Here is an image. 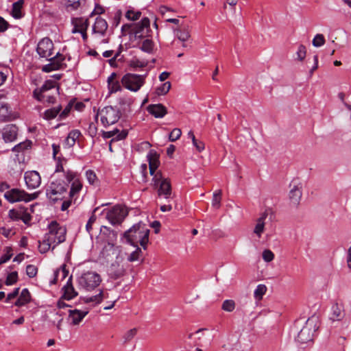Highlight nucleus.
Returning <instances> with one entry per match:
<instances>
[{
  "label": "nucleus",
  "mask_w": 351,
  "mask_h": 351,
  "mask_svg": "<svg viewBox=\"0 0 351 351\" xmlns=\"http://www.w3.org/2000/svg\"><path fill=\"white\" fill-rule=\"evenodd\" d=\"M149 232L147 226L140 221L125 231L123 239L127 243L133 246H138L140 244L144 249H146V245L149 241Z\"/></svg>",
  "instance_id": "f257e3e1"
},
{
  "label": "nucleus",
  "mask_w": 351,
  "mask_h": 351,
  "mask_svg": "<svg viewBox=\"0 0 351 351\" xmlns=\"http://www.w3.org/2000/svg\"><path fill=\"white\" fill-rule=\"evenodd\" d=\"M49 232L45 234V238L47 242L54 244L52 250L55 247L64 242L66 239V228L61 226L57 221H53L49 224Z\"/></svg>",
  "instance_id": "f03ea898"
},
{
  "label": "nucleus",
  "mask_w": 351,
  "mask_h": 351,
  "mask_svg": "<svg viewBox=\"0 0 351 351\" xmlns=\"http://www.w3.org/2000/svg\"><path fill=\"white\" fill-rule=\"evenodd\" d=\"M67 186L68 183L64 180L52 181L46 189V195L53 202L62 200L64 197Z\"/></svg>",
  "instance_id": "7ed1b4c3"
},
{
  "label": "nucleus",
  "mask_w": 351,
  "mask_h": 351,
  "mask_svg": "<svg viewBox=\"0 0 351 351\" xmlns=\"http://www.w3.org/2000/svg\"><path fill=\"white\" fill-rule=\"evenodd\" d=\"M152 184L157 189L159 196H164L166 199L171 197L172 191L170 180L165 178L160 171H157L152 178Z\"/></svg>",
  "instance_id": "20e7f679"
},
{
  "label": "nucleus",
  "mask_w": 351,
  "mask_h": 351,
  "mask_svg": "<svg viewBox=\"0 0 351 351\" xmlns=\"http://www.w3.org/2000/svg\"><path fill=\"white\" fill-rule=\"evenodd\" d=\"M147 75V73L143 75L128 73L122 77L121 84L128 90L136 92L144 85Z\"/></svg>",
  "instance_id": "39448f33"
},
{
  "label": "nucleus",
  "mask_w": 351,
  "mask_h": 351,
  "mask_svg": "<svg viewBox=\"0 0 351 351\" xmlns=\"http://www.w3.org/2000/svg\"><path fill=\"white\" fill-rule=\"evenodd\" d=\"M38 195L37 193L29 194L24 190L12 189L5 193L4 197L10 203L21 201L28 202L36 199L38 197Z\"/></svg>",
  "instance_id": "423d86ee"
},
{
  "label": "nucleus",
  "mask_w": 351,
  "mask_h": 351,
  "mask_svg": "<svg viewBox=\"0 0 351 351\" xmlns=\"http://www.w3.org/2000/svg\"><path fill=\"white\" fill-rule=\"evenodd\" d=\"M101 281L100 276L93 271L83 274L77 280L79 286L87 291L94 289L99 285Z\"/></svg>",
  "instance_id": "0eeeda50"
},
{
  "label": "nucleus",
  "mask_w": 351,
  "mask_h": 351,
  "mask_svg": "<svg viewBox=\"0 0 351 351\" xmlns=\"http://www.w3.org/2000/svg\"><path fill=\"white\" fill-rule=\"evenodd\" d=\"M101 121L104 126L114 124L120 119L121 114L118 109L112 106L104 107L99 111Z\"/></svg>",
  "instance_id": "6e6552de"
},
{
  "label": "nucleus",
  "mask_w": 351,
  "mask_h": 351,
  "mask_svg": "<svg viewBox=\"0 0 351 351\" xmlns=\"http://www.w3.org/2000/svg\"><path fill=\"white\" fill-rule=\"evenodd\" d=\"M150 21L149 18L144 17L138 23L133 24L132 35L135 38L142 39L151 36Z\"/></svg>",
  "instance_id": "1a4fd4ad"
},
{
  "label": "nucleus",
  "mask_w": 351,
  "mask_h": 351,
  "mask_svg": "<svg viewBox=\"0 0 351 351\" xmlns=\"http://www.w3.org/2000/svg\"><path fill=\"white\" fill-rule=\"evenodd\" d=\"M128 215L126 209L120 206L116 205L109 210L106 215V218L112 225L121 223Z\"/></svg>",
  "instance_id": "9d476101"
},
{
  "label": "nucleus",
  "mask_w": 351,
  "mask_h": 351,
  "mask_svg": "<svg viewBox=\"0 0 351 351\" xmlns=\"http://www.w3.org/2000/svg\"><path fill=\"white\" fill-rule=\"evenodd\" d=\"M65 178L68 184L71 183V189L69 191V198L73 199L74 202L76 200L75 196L80 193L82 189V184L79 178H76L75 173L72 171H67L65 173Z\"/></svg>",
  "instance_id": "9b49d317"
},
{
  "label": "nucleus",
  "mask_w": 351,
  "mask_h": 351,
  "mask_svg": "<svg viewBox=\"0 0 351 351\" xmlns=\"http://www.w3.org/2000/svg\"><path fill=\"white\" fill-rule=\"evenodd\" d=\"M207 330L206 328H200L193 333L187 335L189 341L184 340V342L191 347L203 346L209 340L206 335Z\"/></svg>",
  "instance_id": "f8f14e48"
},
{
  "label": "nucleus",
  "mask_w": 351,
  "mask_h": 351,
  "mask_svg": "<svg viewBox=\"0 0 351 351\" xmlns=\"http://www.w3.org/2000/svg\"><path fill=\"white\" fill-rule=\"evenodd\" d=\"M313 317L306 320L305 326L300 330L297 336V341L301 343H306L313 340L312 326Z\"/></svg>",
  "instance_id": "ddd939ff"
},
{
  "label": "nucleus",
  "mask_w": 351,
  "mask_h": 351,
  "mask_svg": "<svg viewBox=\"0 0 351 351\" xmlns=\"http://www.w3.org/2000/svg\"><path fill=\"white\" fill-rule=\"evenodd\" d=\"M53 43L49 38L41 39L36 48V51L41 58H48L52 55Z\"/></svg>",
  "instance_id": "4468645a"
},
{
  "label": "nucleus",
  "mask_w": 351,
  "mask_h": 351,
  "mask_svg": "<svg viewBox=\"0 0 351 351\" xmlns=\"http://www.w3.org/2000/svg\"><path fill=\"white\" fill-rule=\"evenodd\" d=\"M290 186L292 188L289 191V199L293 204L297 206L299 204L302 197V184L296 180H293L290 184Z\"/></svg>",
  "instance_id": "2eb2a0df"
},
{
  "label": "nucleus",
  "mask_w": 351,
  "mask_h": 351,
  "mask_svg": "<svg viewBox=\"0 0 351 351\" xmlns=\"http://www.w3.org/2000/svg\"><path fill=\"white\" fill-rule=\"evenodd\" d=\"M24 179L29 189L38 187L41 183V178L36 171H29L25 173Z\"/></svg>",
  "instance_id": "dca6fc26"
},
{
  "label": "nucleus",
  "mask_w": 351,
  "mask_h": 351,
  "mask_svg": "<svg viewBox=\"0 0 351 351\" xmlns=\"http://www.w3.org/2000/svg\"><path fill=\"white\" fill-rule=\"evenodd\" d=\"M159 157V154L154 149H150L147 154L149 173L152 177L156 174L157 171H156L160 165Z\"/></svg>",
  "instance_id": "f3484780"
},
{
  "label": "nucleus",
  "mask_w": 351,
  "mask_h": 351,
  "mask_svg": "<svg viewBox=\"0 0 351 351\" xmlns=\"http://www.w3.org/2000/svg\"><path fill=\"white\" fill-rule=\"evenodd\" d=\"M56 90L58 91L59 86H56V83L55 81L53 80H47L44 83V84L40 88H36L34 90L33 95L34 98H36L37 100L41 101L45 96L43 95V93L51 88H56Z\"/></svg>",
  "instance_id": "a211bd4d"
},
{
  "label": "nucleus",
  "mask_w": 351,
  "mask_h": 351,
  "mask_svg": "<svg viewBox=\"0 0 351 351\" xmlns=\"http://www.w3.org/2000/svg\"><path fill=\"white\" fill-rule=\"evenodd\" d=\"M2 137L5 142H12L16 139L18 128L14 124L6 125L1 130Z\"/></svg>",
  "instance_id": "6ab92c4d"
},
{
  "label": "nucleus",
  "mask_w": 351,
  "mask_h": 351,
  "mask_svg": "<svg viewBox=\"0 0 351 351\" xmlns=\"http://www.w3.org/2000/svg\"><path fill=\"white\" fill-rule=\"evenodd\" d=\"M62 295L61 299L70 300L73 298H75L78 293L77 291L75 289L73 282H72V276H71L65 285L62 288Z\"/></svg>",
  "instance_id": "aec40b11"
},
{
  "label": "nucleus",
  "mask_w": 351,
  "mask_h": 351,
  "mask_svg": "<svg viewBox=\"0 0 351 351\" xmlns=\"http://www.w3.org/2000/svg\"><path fill=\"white\" fill-rule=\"evenodd\" d=\"M147 110L149 114L156 118H162L167 113L166 107L161 104L149 105Z\"/></svg>",
  "instance_id": "412c9836"
},
{
  "label": "nucleus",
  "mask_w": 351,
  "mask_h": 351,
  "mask_svg": "<svg viewBox=\"0 0 351 351\" xmlns=\"http://www.w3.org/2000/svg\"><path fill=\"white\" fill-rule=\"evenodd\" d=\"M108 27L107 21L101 17L98 16L96 18L95 22L93 26V32L94 34H99L101 36H104Z\"/></svg>",
  "instance_id": "4be33fe9"
},
{
  "label": "nucleus",
  "mask_w": 351,
  "mask_h": 351,
  "mask_svg": "<svg viewBox=\"0 0 351 351\" xmlns=\"http://www.w3.org/2000/svg\"><path fill=\"white\" fill-rule=\"evenodd\" d=\"M331 311L330 319L332 321H340L345 316V311L343 304L338 303L332 305Z\"/></svg>",
  "instance_id": "5701e85b"
},
{
  "label": "nucleus",
  "mask_w": 351,
  "mask_h": 351,
  "mask_svg": "<svg viewBox=\"0 0 351 351\" xmlns=\"http://www.w3.org/2000/svg\"><path fill=\"white\" fill-rule=\"evenodd\" d=\"M125 274V270L123 265H120L117 263H112L109 269L110 276L117 280L123 276Z\"/></svg>",
  "instance_id": "b1692460"
},
{
  "label": "nucleus",
  "mask_w": 351,
  "mask_h": 351,
  "mask_svg": "<svg viewBox=\"0 0 351 351\" xmlns=\"http://www.w3.org/2000/svg\"><path fill=\"white\" fill-rule=\"evenodd\" d=\"M88 314V311H82L77 309L69 310V318L73 325L79 324L84 317Z\"/></svg>",
  "instance_id": "393cba45"
},
{
  "label": "nucleus",
  "mask_w": 351,
  "mask_h": 351,
  "mask_svg": "<svg viewBox=\"0 0 351 351\" xmlns=\"http://www.w3.org/2000/svg\"><path fill=\"white\" fill-rule=\"evenodd\" d=\"M30 301L31 294L29 290L27 288H25L21 291L19 298L14 303V305L19 307L23 306L30 302Z\"/></svg>",
  "instance_id": "a878e982"
},
{
  "label": "nucleus",
  "mask_w": 351,
  "mask_h": 351,
  "mask_svg": "<svg viewBox=\"0 0 351 351\" xmlns=\"http://www.w3.org/2000/svg\"><path fill=\"white\" fill-rule=\"evenodd\" d=\"M117 74L112 73L111 75L108 77V86L110 93H116L121 90V86L119 82L115 80Z\"/></svg>",
  "instance_id": "bb28decb"
},
{
  "label": "nucleus",
  "mask_w": 351,
  "mask_h": 351,
  "mask_svg": "<svg viewBox=\"0 0 351 351\" xmlns=\"http://www.w3.org/2000/svg\"><path fill=\"white\" fill-rule=\"evenodd\" d=\"M81 136V132L79 130H71L66 138L65 139V143L69 147H73L77 139Z\"/></svg>",
  "instance_id": "cd10ccee"
},
{
  "label": "nucleus",
  "mask_w": 351,
  "mask_h": 351,
  "mask_svg": "<svg viewBox=\"0 0 351 351\" xmlns=\"http://www.w3.org/2000/svg\"><path fill=\"white\" fill-rule=\"evenodd\" d=\"M24 3V0H19L12 4V16L14 19H21L22 17L21 9Z\"/></svg>",
  "instance_id": "c85d7f7f"
},
{
  "label": "nucleus",
  "mask_w": 351,
  "mask_h": 351,
  "mask_svg": "<svg viewBox=\"0 0 351 351\" xmlns=\"http://www.w3.org/2000/svg\"><path fill=\"white\" fill-rule=\"evenodd\" d=\"M267 216V214L266 213H264L262 214L261 217H260L257 221V223L254 230V232L258 237H261V234L263 233V232L264 230V227H265L264 221L266 219Z\"/></svg>",
  "instance_id": "c756f323"
},
{
  "label": "nucleus",
  "mask_w": 351,
  "mask_h": 351,
  "mask_svg": "<svg viewBox=\"0 0 351 351\" xmlns=\"http://www.w3.org/2000/svg\"><path fill=\"white\" fill-rule=\"evenodd\" d=\"M62 110V106L60 105L57 107L47 109L45 111L43 117L47 120H51L57 117Z\"/></svg>",
  "instance_id": "7c9ffc66"
},
{
  "label": "nucleus",
  "mask_w": 351,
  "mask_h": 351,
  "mask_svg": "<svg viewBox=\"0 0 351 351\" xmlns=\"http://www.w3.org/2000/svg\"><path fill=\"white\" fill-rule=\"evenodd\" d=\"M47 60L50 61L51 64H54V66L58 67V70L62 69L63 65H65L63 62L64 60V56L60 53H58L52 58H47Z\"/></svg>",
  "instance_id": "2f4dec72"
},
{
  "label": "nucleus",
  "mask_w": 351,
  "mask_h": 351,
  "mask_svg": "<svg viewBox=\"0 0 351 351\" xmlns=\"http://www.w3.org/2000/svg\"><path fill=\"white\" fill-rule=\"evenodd\" d=\"M129 65L134 70H136L137 68H144L147 66L148 65V61L134 58L130 61Z\"/></svg>",
  "instance_id": "473e14b6"
},
{
  "label": "nucleus",
  "mask_w": 351,
  "mask_h": 351,
  "mask_svg": "<svg viewBox=\"0 0 351 351\" xmlns=\"http://www.w3.org/2000/svg\"><path fill=\"white\" fill-rule=\"evenodd\" d=\"M72 23L73 25H75L80 30H87L89 25L88 19H84L83 18L73 19Z\"/></svg>",
  "instance_id": "72a5a7b5"
},
{
  "label": "nucleus",
  "mask_w": 351,
  "mask_h": 351,
  "mask_svg": "<svg viewBox=\"0 0 351 351\" xmlns=\"http://www.w3.org/2000/svg\"><path fill=\"white\" fill-rule=\"evenodd\" d=\"M154 42L151 39H145L143 41L142 45L140 49L147 53H152L154 51Z\"/></svg>",
  "instance_id": "f704fd0d"
},
{
  "label": "nucleus",
  "mask_w": 351,
  "mask_h": 351,
  "mask_svg": "<svg viewBox=\"0 0 351 351\" xmlns=\"http://www.w3.org/2000/svg\"><path fill=\"white\" fill-rule=\"evenodd\" d=\"M171 88V82H166L161 84L160 86L157 87L155 93L157 95H166Z\"/></svg>",
  "instance_id": "c9c22d12"
},
{
  "label": "nucleus",
  "mask_w": 351,
  "mask_h": 351,
  "mask_svg": "<svg viewBox=\"0 0 351 351\" xmlns=\"http://www.w3.org/2000/svg\"><path fill=\"white\" fill-rule=\"evenodd\" d=\"M267 287L265 285H258L254 292V296L256 300H260L267 291Z\"/></svg>",
  "instance_id": "e433bc0d"
},
{
  "label": "nucleus",
  "mask_w": 351,
  "mask_h": 351,
  "mask_svg": "<svg viewBox=\"0 0 351 351\" xmlns=\"http://www.w3.org/2000/svg\"><path fill=\"white\" fill-rule=\"evenodd\" d=\"M32 145V141L29 140H26L25 141L21 142L16 145H15L12 148V152H23L25 149H27Z\"/></svg>",
  "instance_id": "4c0bfd02"
},
{
  "label": "nucleus",
  "mask_w": 351,
  "mask_h": 351,
  "mask_svg": "<svg viewBox=\"0 0 351 351\" xmlns=\"http://www.w3.org/2000/svg\"><path fill=\"white\" fill-rule=\"evenodd\" d=\"M101 295L99 293L95 295H93L90 297H84L82 298L84 303L88 304L90 302H93L95 304H98L101 302Z\"/></svg>",
  "instance_id": "58836bf2"
},
{
  "label": "nucleus",
  "mask_w": 351,
  "mask_h": 351,
  "mask_svg": "<svg viewBox=\"0 0 351 351\" xmlns=\"http://www.w3.org/2000/svg\"><path fill=\"white\" fill-rule=\"evenodd\" d=\"M325 38L323 34H317L313 39L312 44L315 47H319L324 45Z\"/></svg>",
  "instance_id": "ea45409f"
},
{
  "label": "nucleus",
  "mask_w": 351,
  "mask_h": 351,
  "mask_svg": "<svg viewBox=\"0 0 351 351\" xmlns=\"http://www.w3.org/2000/svg\"><path fill=\"white\" fill-rule=\"evenodd\" d=\"M141 16V12L134 11L133 10H128L125 13V17L130 21H135L138 20Z\"/></svg>",
  "instance_id": "a19ab883"
},
{
  "label": "nucleus",
  "mask_w": 351,
  "mask_h": 351,
  "mask_svg": "<svg viewBox=\"0 0 351 351\" xmlns=\"http://www.w3.org/2000/svg\"><path fill=\"white\" fill-rule=\"evenodd\" d=\"M221 308L227 312H232L235 308V302L232 300H226L223 302Z\"/></svg>",
  "instance_id": "79ce46f5"
},
{
  "label": "nucleus",
  "mask_w": 351,
  "mask_h": 351,
  "mask_svg": "<svg viewBox=\"0 0 351 351\" xmlns=\"http://www.w3.org/2000/svg\"><path fill=\"white\" fill-rule=\"evenodd\" d=\"M86 177L90 184H96L98 182L96 173L91 169H88L86 171Z\"/></svg>",
  "instance_id": "37998d69"
},
{
  "label": "nucleus",
  "mask_w": 351,
  "mask_h": 351,
  "mask_svg": "<svg viewBox=\"0 0 351 351\" xmlns=\"http://www.w3.org/2000/svg\"><path fill=\"white\" fill-rule=\"evenodd\" d=\"M18 280V273L17 271H12L8 274L5 285L9 286L15 284Z\"/></svg>",
  "instance_id": "c03bdc74"
},
{
  "label": "nucleus",
  "mask_w": 351,
  "mask_h": 351,
  "mask_svg": "<svg viewBox=\"0 0 351 351\" xmlns=\"http://www.w3.org/2000/svg\"><path fill=\"white\" fill-rule=\"evenodd\" d=\"M4 252L5 254L0 258V265L7 262L12 256V249L11 247H6Z\"/></svg>",
  "instance_id": "a18cd8bd"
},
{
  "label": "nucleus",
  "mask_w": 351,
  "mask_h": 351,
  "mask_svg": "<svg viewBox=\"0 0 351 351\" xmlns=\"http://www.w3.org/2000/svg\"><path fill=\"white\" fill-rule=\"evenodd\" d=\"M136 249L135 250V251L132 252L128 257V260L130 262H134V261H138L142 254L141 249L140 247H138V246H136Z\"/></svg>",
  "instance_id": "49530a36"
},
{
  "label": "nucleus",
  "mask_w": 351,
  "mask_h": 351,
  "mask_svg": "<svg viewBox=\"0 0 351 351\" xmlns=\"http://www.w3.org/2000/svg\"><path fill=\"white\" fill-rule=\"evenodd\" d=\"M136 333L137 328H136L129 330L123 337L124 339V343L130 341L135 337Z\"/></svg>",
  "instance_id": "de8ad7c7"
},
{
  "label": "nucleus",
  "mask_w": 351,
  "mask_h": 351,
  "mask_svg": "<svg viewBox=\"0 0 351 351\" xmlns=\"http://www.w3.org/2000/svg\"><path fill=\"white\" fill-rule=\"evenodd\" d=\"M99 207H97L95 208L94 210H93V214L92 215L90 216V217L89 218L87 223H86V230L90 232L92 230V225L93 223H94L96 221V216H95V213L99 210Z\"/></svg>",
  "instance_id": "09e8293b"
},
{
  "label": "nucleus",
  "mask_w": 351,
  "mask_h": 351,
  "mask_svg": "<svg viewBox=\"0 0 351 351\" xmlns=\"http://www.w3.org/2000/svg\"><path fill=\"white\" fill-rule=\"evenodd\" d=\"M297 53V58L300 61H302L304 60L306 55V47L303 45H300L298 47Z\"/></svg>",
  "instance_id": "8fccbe9b"
},
{
  "label": "nucleus",
  "mask_w": 351,
  "mask_h": 351,
  "mask_svg": "<svg viewBox=\"0 0 351 351\" xmlns=\"http://www.w3.org/2000/svg\"><path fill=\"white\" fill-rule=\"evenodd\" d=\"M182 134L181 130L179 128H174L169 135V141L173 142L178 140Z\"/></svg>",
  "instance_id": "3c124183"
},
{
  "label": "nucleus",
  "mask_w": 351,
  "mask_h": 351,
  "mask_svg": "<svg viewBox=\"0 0 351 351\" xmlns=\"http://www.w3.org/2000/svg\"><path fill=\"white\" fill-rule=\"evenodd\" d=\"M73 103H74V101L73 100H71L68 104L67 106L64 108V109L59 114V118L60 119H65L69 114L71 110V108L73 105Z\"/></svg>",
  "instance_id": "603ef678"
},
{
  "label": "nucleus",
  "mask_w": 351,
  "mask_h": 351,
  "mask_svg": "<svg viewBox=\"0 0 351 351\" xmlns=\"http://www.w3.org/2000/svg\"><path fill=\"white\" fill-rule=\"evenodd\" d=\"M69 274V271L66 269V265L63 264L60 269L55 271L56 277L61 275L62 280L64 279Z\"/></svg>",
  "instance_id": "864d4df0"
},
{
  "label": "nucleus",
  "mask_w": 351,
  "mask_h": 351,
  "mask_svg": "<svg viewBox=\"0 0 351 351\" xmlns=\"http://www.w3.org/2000/svg\"><path fill=\"white\" fill-rule=\"evenodd\" d=\"M38 269L33 265H28L26 267V274L29 278H34L36 276Z\"/></svg>",
  "instance_id": "5fc2aeb1"
},
{
  "label": "nucleus",
  "mask_w": 351,
  "mask_h": 351,
  "mask_svg": "<svg viewBox=\"0 0 351 351\" xmlns=\"http://www.w3.org/2000/svg\"><path fill=\"white\" fill-rule=\"evenodd\" d=\"M51 245L52 244H51L49 242H47V239L44 237L42 243H40L39 245V251L41 253H45L50 249Z\"/></svg>",
  "instance_id": "6e6d98bb"
},
{
  "label": "nucleus",
  "mask_w": 351,
  "mask_h": 351,
  "mask_svg": "<svg viewBox=\"0 0 351 351\" xmlns=\"http://www.w3.org/2000/svg\"><path fill=\"white\" fill-rule=\"evenodd\" d=\"M176 36L182 42H184L189 39L190 34L188 31L177 30Z\"/></svg>",
  "instance_id": "4d7b16f0"
},
{
  "label": "nucleus",
  "mask_w": 351,
  "mask_h": 351,
  "mask_svg": "<svg viewBox=\"0 0 351 351\" xmlns=\"http://www.w3.org/2000/svg\"><path fill=\"white\" fill-rule=\"evenodd\" d=\"M263 258L267 262H271L274 258V254L269 250H265L263 252Z\"/></svg>",
  "instance_id": "13d9d810"
},
{
  "label": "nucleus",
  "mask_w": 351,
  "mask_h": 351,
  "mask_svg": "<svg viewBox=\"0 0 351 351\" xmlns=\"http://www.w3.org/2000/svg\"><path fill=\"white\" fill-rule=\"evenodd\" d=\"M23 210H18L16 209H11L9 211V217L14 221H19L21 218V215Z\"/></svg>",
  "instance_id": "bf43d9fd"
},
{
  "label": "nucleus",
  "mask_w": 351,
  "mask_h": 351,
  "mask_svg": "<svg viewBox=\"0 0 351 351\" xmlns=\"http://www.w3.org/2000/svg\"><path fill=\"white\" fill-rule=\"evenodd\" d=\"M132 103V100L128 97H121L119 99V104L121 106L130 107Z\"/></svg>",
  "instance_id": "052dcab7"
},
{
  "label": "nucleus",
  "mask_w": 351,
  "mask_h": 351,
  "mask_svg": "<svg viewBox=\"0 0 351 351\" xmlns=\"http://www.w3.org/2000/svg\"><path fill=\"white\" fill-rule=\"evenodd\" d=\"M54 65V64H51V62H49L43 66L42 71L45 73H49L51 71L58 70V67Z\"/></svg>",
  "instance_id": "680f3d73"
},
{
  "label": "nucleus",
  "mask_w": 351,
  "mask_h": 351,
  "mask_svg": "<svg viewBox=\"0 0 351 351\" xmlns=\"http://www.w3.org/2000/svg\"><path fill=\"white\" fill-rule=\"evenodd\" d=\"M32 219V217L30 214L27 213L25 210H23L21 215L20 220H22L25 224H27L30 220Z\"/></svg>",
  "instance_id": "e2e57ef3"
},
{
  "label": "nucleus",
  "mask_w": 351,
  "mask_h": 351,
  "mask_svg": "<svg viewBox=\"0 0 351 351\" xmlns=\"http://www.w3.org/2000/svg\"><path fill=\"white\" fill-rule=\"evenodd\" d=\"M9 23L1 16H0V32H3L8 29Z\"/></svg>",
  "instance_id": "0e129e2a"
},
{
  "label": "nucleus",
  "mask_w": 351,
  "mask_h": 351,
  "mask_svg": "<svg viewBox=\"0 0 351 351\" xmlns=\"http://www.w3.org/2000/svg\"><path fill=\"white\" fill-rule=\"evenodd\" d=\"M19 294V288H16L12 292L8 294L5 302H8L10 300L15 298Z\"/></svg>",
  "instance_id": "69168bd1"
},
{
  "label": "nucleus",
  "mask_w": 351,
  "mask_h": 351,
  "mask_svg": "<svg viewBox=\"0 0 351 351\" xmlns=\"http://www.w3.org/2000/svg\"><path fill=\"white\" fill-rule=\"evenodd\" d=\"M213 204L217 209L219 208V192L215 191L213 193Z\"/></svg>",
  "instance_id": "338daca9"
},
{
  "label": "nucleus",
  "mask_w": 351,
  "mask_h": 351,
  "mask_svg": "<svg viewBox=\"0 0 351 351\" xmlns=\"http://www.w3.org/2000/svg\"><path fill=\"white\" fill-rule=\"evenodd\" d=\"M193 145L195 147L198 152H201L204 149V144L202 141H199L195 138V141H192Z\"/></svg>",
  "instance_id": "774afa93"
}]
</instances>
